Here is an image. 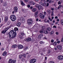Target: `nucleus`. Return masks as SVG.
I'll use <instances>...</instances> for the list:
<instances>
[{
  "mask_svg": "<svg viewBox=\"0 0 63 63\" xmlns=\"http://www.w3.org/2000/svg\"><path fill=\"white\" fill-rule=\"evenodd\" d=\"M8 35L9 38L11 39V38H15V37H16V34H13L12 35V32H10L8 34Z\"/></svg>",
  "mask_w": 63,
  "mask_h": 63,
  "instance_id": "obj_1",
  "label": "nucleus"
},
{
  "mask_svg": "<svg viewBox=\"0 0 63 63\" xmlns=\"http://www.w3.org/2000/svg\"><path fill=\"white\" fill-rule=\"evenodd\" d=\"M10 18L12 21H14L16 20V16L14 15H11L10 16Z\"/></svg>",
  "mask_w": 63,
  "mask_h": 63,
  "instance_id": "obj_2",
  "label": "nucleus"
},
{
  "mask_svg": "<svg viewBox=\"0 0 63 63\" xmlns=\"http://www.w3.org/2000/svg\"><path fill=\"white\" fill-rule=\"evenodd\" d=\"M33 21L32 19H29L27 20V23L29 25H31L32 24V22H31Z\"/></svg>",
  "mask_w": 63,
  "mask_h": 63,
  "instance_id": "obj_3",
  "label": "nucleus"
},
{
  "mask_svg": "<svg viewBox=\"0 0 63 63\" xmlns=\"http://www.w3.org/2000/svg\"><path fill=\"white\" fill-rule=\"evenodd\" d=\"M56 47L59 49H60V50H61V49H62V46L60 45H57Z\"/></svg>",
  "mask_w": 63,
  "mask_h": 63,
  "instance_id": "obj_4",
  "label": "nucleus"
},
{
  "mask_svg": "<svg viewBox=\"0 0 63 63\" xmlns=\"http://www.w3.org/2000/svg\"><path fill=\"white\" fill-rule=\"evenodd\" d=\"M36 60L35 59H32L30 60V62L31 63H34L36 62Z\"/></svg>",
  "mask_w": 63,
  "mask_h": 63,
  "instance_id": "obj_5",
  "label": "nucleus"
},
{
  "mask_svg": "<svg viewBox=\"0 0 63 63\" xmlns=\"http://www.w3.org/2000/svg\"><path fill=\"white\" fill-rule=\"evenodd\" d=\"M58 59L60 60H62V59H63V56L61 55H59L58 57Z\"/></svg>",
  "mask_w": 63,
  "mask_h": 63,
  "instance_id": "obj_6",
  "label": "nucleus"
},
{
  "mask_svg": "<svg viewBox=\"0 0 63 63\" xmlns=\"http://www.w3.org/2000/svg\"><path fill=\"white\" fill-rule=\"evenodd\" d=\"M18 47L19 49H22L23 48V46L21 45H19L18 46Z\"/></svg>",
  "mask_w": 63,
  "mask_h": 63,
  "instance_id": "obj_7",
  "label": "nucleus"
},
{
  "mask_svg": "<svg viewBox=\"0 0 63 63\" xmlns=\"http://www.w3.org/2000/svg\"><path fill=\"white\" fill-rule=\"evenodd\" d=\"M25 40L27 42H30L31 41V38H28L25 39Z\"/></svg>",
  "mask_w": 63,
  "mask_h": 63,
  "instance_id": "obj_8",
  "label": "nucleus"
},
{
  "mask_svg": "<svg viewBox=\"0 0 63 63\" xmlns=\"http://www.w3.org/2000/svg\"><path fill=\"white\" fill-rule=\"evenodd\" d=\"M17 47H18V45H12V47L13 48H15Z\"/></svg>",
  "mask_w": 63,
  "mask_h": 63,
  "instance_id": "obj_9",
  "label": "nucleus"
},
{
  "mask_svg": "<svg viewBox=\"0 0 63 63\" xmlns=\"http://www.w3.org/2000/svg\"><path fill=\"white\" fill-rule=\"evenodd\" d=\"M18 8L17 7H15L14 8V11L15 12H17Z\"/></svg>",
  "mask_w": 63,
  "mask_h": 63,
  "instance_id": "obj_10",
  "label": "nucleus"
},
{
  "mask_svg": "<svg viewBox=\"0 0 63 63\" xmlns=\"http://www.w3.org/2000/svg\"><path fill=\"white\" fill-rule=\"evenodd\" d=\"M10 32H11L12 34L13 33V34H16V31H15V30H12L11 31H10Z\"/></svg>",
  "mask_w": 63,
  "mask_h": 63,
  "instance_id": "obj_11",
  "label": "nucleus"
},
{
  "mask_svg": "<svg viewBox=\"0 0 63 63\" xmlns=\"http://www.w3.org/2000/svg\"><path fill=\"white\" fill-rule=\"evenodd\" d=\"M11 28V26H9V27H7L6 28H5V29L4 30V31H5L6 32H7V31L8 30H9L10 28Z\"/></svg>",
  "mask_w": 63,
  "mask_h": 63,
  "instance_id": "obj_12",
  "label": "nucleus"
},
{
  "mask_svg": "<svg viewBox=\"0 0 63 63\" xmlns=\"http://www.w3.org/2000/svg\"><path fill=\"white\" fill-rule=\"evenodd\" d=\"M8 20V17L7 16H5V22H7Z\"/></svg>",
  "mask_w": 63,
  "mask_h": 63,
  "instance_id": "obj_13",
  "label": "nucleus"
},
{
  "mask_svg": "<svg viewBox=\"0 0 63 63\" xmlns=\"http://www.w3.org/2000/svg\"><path fill=\"white\" fill-rule=\"evenodd\" d=\"M43 35L42 34H40L38 36V38L39 39H40L41 38H42L43 36Z\"/></svg>",
  "mask_w": 63,
  "mask_h": 63,
  "instance_id": "obj_14",
  "label": "nucleus"
},
{
  "mask_svg": "<svg viewBox=\"0 0 63 63\" xmlns=\"http://www.w3.org/2000/svg\"><path fill=\"white\" fill-rule=\"evenodd\" d=\"M39 4H40V5H41L43 6H45V3H43L42 1H40L39 2Z\"/></svg>",
  "mask_w": 63,
  "mask_h": 63,
  "instance_id": "obj_15",
  "label": "nucleus"
},
{
  "mask_svg": "<svg viewBox=\"0 0 63 63\" xmlns=\"http://www.w3.org/2000/svg\"><path fill=\"white\" fill-rule=\"evenodd\" d=\"M47 13L48 14H50L51 11L50 10H48L47 11Z\"/></svg>",
  "mask_w": 63,
  "mask_h": 63,
  "instance_id": "obj_16",
  "label": "nucleus"
},
{
  "mask_svg": "<svg viewBox=\"0 0 63 63\" xmlns=\"http://www.w3.org/2000/svg\"><path fill=\"white\" fill-rule=\"evenodd\" d=\"M22 56L23 55H22L20 54L19 56V59H21V58L22 57Z\"/></svg>",
  "mask_w": 63,
  "mask_h": 63,
  "instance_id": "obj_17",
  "label": "nucleus"
},
{
  "mask_svg": "<svg viewBox=\"0 0 63 63\" xmlns=\"http://www.w3.org/2000/svg\"><path fill=\"white\" fill-rule=\"evenodd\" d=\"M20 2H21V5H23V6H24V5H25V4H24V3H23V2L22 1V0Z\"/></svg>",
  "mask_w": 63,
  "mask_h": 63,
  "instance_id": "obj_18",
  "label": "nucleus"
},
{
  "mask_svg": "<svg viewBox=\"0 0 63 63\" xmlns=\"http://www.w3.org/2000/svg\"><path fill=\"white\" fill-rule=\"evenodd\" d=\"M52 45L55 46H56L57 45V42H55L52 44Z\"/></svg>",
  "mask_w": 63,
  "mask_h": 63,
  "instance_id": "obj_19",
  "label": "nucleus"
},
{
  "mask_svg": "<svg viewBox=\"0 0 63 63\" xmlns=\"http://www.w3.org/2000/svg\"><path fill=\"white\" fill-rule=\"evenodd\" d=\"M3 4L4 6H7V3H6V2H3Z\"/></svg>",
  "mask_w": 63,
  "mask_h": 63,
  "instance_id": "obj_20",
  "label": "nucleus"
},
{
  "mask_svg": "<svg viewBox=\"0 0 63 63\" xmlns=\"http://www.w3.org/2000/svg\"><path fill=\"white\" fill-rule=\"evenodd\" d=\"M20 25H21V23H17L16 24L17 26L18 27L20 26Z\"/></svg>",
  "mask_w": 63,
  "mask_h": 63,
  "instance_id": "obj_21",
  "label": "nucleus"
},
{
  "mask_svg": "<svg viewBox=\"0 0 63 63\" xmlns=\"http://www.w3.org/2000/svg\"><path fill=\"white\" fill-rule=\"evenodd\" d=\"M7 54V52H4L2 54L3 56H5Z\"/></svg>",
  "mask_w": 63,
  "mask_h": 63,
  "instance_id": "obj_22",
  "label": "nucleus"
},
{
  "mask_svg": "<svg viewBox=\"0 0 63 63\" xmlns=\"http://www.w3.org/2000/svg\"><path fill=\"white\" fill-rule=\"evenodd\" d=\"M40 33H44V30H41L40 32Z\"/></svg>",
  "mask_w": 63,
  "mask_h": 63,
  "instance_id": "obj_23",
  "label": "nucleus"
},
{
  "mask_svg": "<svg viewBox=\"0 0 63 63\" xmlns=\"http://www.w3.org/2000/svg\"><path fill=\"white\" fill-rule=\"evenodd\" d=\"M45 16V15H42L41 17H40V18H44Z\"/></svg>",
  "mask_w": 63,
  "mask_h": 63,
  "instance_id": "obj_24",
  "label": "nucleus"
},
{
  "mask_svg": "<svg viewBox=\"0 0 63 63\" xmlns=\"http://www.w3.org/2000/svg\"><path fill=\"white\" fill-rule=\"evenodd\" d=\"M12 59H10L9 60L8 62L9 63H12Z\"/></svg>",
  "mask_w": 63,
  "mask_h": 63,
  "instance_id": "obj_25",
  "label": "nucleus"
},
{
  "mask_svg": "<svg viewBox=\"0 0 63 63\" xmlns=\"http://www.w3.org/2000/svg\"><path fill=\"white\" fill-rule=\"evenodd\" d=\"M28 49V47H25L24 48V50L25 51V50H26Z\"/></svg>",
  "mask_w": 63,
  "mask_h": 63,
  "instance_id": "obj_26",
  "label": "nucleus"
},
{
  "mask_svg": "<svg viewBox=\"0 0 63 63\" xmlns=\"http://www.w3.org/2000/svg\"><path fill=\"white\" fill-rule=\"evenodd\" d=\"M40 44H44L45 43V42H43V41H41L40 42Z\"/></svg>",
  "mask_w": 63,
  "mask_h": 63,
  "instance_id": "obj_27",
  "label": "nucleus"
},
{
  "mask_svg": "<svg viewBox=\"0 0 63 63\" xmlns=\"http://www.w3.org/2000/svg\"><path fill=\"white\" fill-rule=\"evenodd\" d=\"M39 5H40L38 4H36V5H35V7H36V8H38Z\"/></svg>",
  "mask_w": 63,
  "mask_h": 63,
  "instance_id": "obj_28",
  "label": "nucleus"
},
{
  "mask_svg": "<svg viewBox=\"0 0 63 63\" xmlns=\"http://www.w3.org/2000/svg\"><path fill=\"white\" fill-rule=\"evenodd\" d=\"M6 32L5 31V30H3L1 32V33H2L3 34H4Z\"/></svg>",
  "mask_w": 63,
  "mask_h": 63,
  "instance_id": "obj_29",
  "label": "nucleus"
},
{
  "mask_svg": "<svg viewBox=\"0 0 63 63\" xmlns=\"http://www.w3.org/2000/svg\"><path fill=\"white\" fill-rule=\"evenodd\" d=\"M18 29V28H17V27H15L14 28V30L15 31H17Z\"/></svg>",
  "mask_w": 63,
  "mask_h": 63,
  "instance_id": "obj_30",
  "label": "nucleus"
},
{
  "mask_svg": "<svg viewBox=\"0 0 63 63\" xmlns=\"http://www.w3.org/2000/svg\"><path fill=\"white\" fill-rule=\"evenodd\" d=\"M36 9L35 8L33 9L32 10V12H35V11H36Z\"/></svg>",
  "mask_w": 63,
  "mask_h": 63,
  "instance_id": "obj_31",
  "label": "nucleus"
},
{
  "mask_svg": "<svg viewBox=\"0 0 63 63\" xmlns=\"http://www.w3.org/2000/svg\"><path fill=\"white\" fill-rule=\"evenodd\" d=\"M61 24L63 25V20H62L61 21Z\"/></svg>",
  "mask_w": 63,
  "mask_h": 63,
  "instance_id": "obj_32",
  "label": "nucleus"
},
{
  "mask_svg": "<svg viewBox=\"0 0 63 63\" xmlns=\"http://www.w3.org/2000/svg\"><path fill=\"white\" fill-rule=\"evenodd\" d=\"M20 19H21V20H22V21H24V18L23 17H21L20 18Z\"/></svg>",
  "mask_w": 63,
  "mask_h": 63,
  "instance_id": "obj_33",
  "label": "nucleus"
},
{
  "mask_svg": "<svg viewBox=\"0 0 63 63\" xmlns=\"http://www.w3.org/2000/svg\"><path fill=\"white\" fill-rule=\"evenodd\" d=\"M47 30L45 31H44V33L45 34H47Z\"/></svg>",
  "mask_w": 63,
  "mask_h": 63,
  "instance_id": "obj_34",
  "label": "nucleus"
},
{
  "mask_svg": "<svg viewBox=\"0 0 63 63\" xmlns=\"http://www.w3.org/2000/svg\"><path fill=\"white\" fill-rule=\"evenodd\" d=\"M16 62V60H12V63H15Z\"/></svg>",
  "mask_w": 63,
  "mask_h": 63,
  "instance_id": "obj_35",
  "label": "nucleus"
},
{
  "mask_svg": "<svg viewBox=\"0 0 63 63\" xmlns=\"http://www.w3.org/2000/svg\"><path fill=\"white\" fill-rule=\"evenodd\" d=\"M62 7V6H61V5H60L58 6V9H60V8H61Z\"/></svg>",
  "mask_w": 63,
  "mask_h": 63,
  "instance_id": "obj_36",
  "label": "nucleus"
},
{
  "mask_svg": "<svg viewBox=\"0 0 63 63\" xmlns=\"http://www.w3.org/2000/svg\"><path fill=\"white\" fill-rule=\"evenodd\" d=\"M21 35H22V36H24L25 35L24 34V33L22 32H21L20 33Z\"/></svg>",
  "mask_w": 63,
  "mask_h": 63,
  "instance_id": "obj_37",
  "label": "nucleus"
},
{
  "mask_svg": "<svg viewBox=\"0 0 63 63\" xmlns=\"http://www.w3.org/2000/svg\"><path fill=\"white\" fill-rule=\"evenodd\" d=\"M38 8L39 9H41L42 8V6L39 5Z\"/></svg>",
  "mask_w": 63,
  "mask_h": 63,
  "instance_id": "obj_38",
  "label": "nucleus"
},
{
  "mask_svg": "<svg viewBox=\"0 0 63 63\" xmlns=\"http://www.w3.org/2000/svg\"><path fill=\"white\" fill-rule=\"evenodd\" d=\"M33 2L32 1H30L29 2V4L30 5H32Z\"/></svg>",
  "mask_w": 63,
  "mask_h": 63,
  "instance_id": "obj_39",
  "label": "nucleus"
},
{
  "mask_svg": "<svg viewBox=\"0 0 63 63\" xmlns=\"http://www.w3.org/2000/svg\"><path fill=\"white\" fill-rule=\"evenodd\" d=\"M47 30L48 31H50V30H51V28H50V27H48L47 28Z\"/></svg>",
  "mask_w": 63,
  "mask_h": 63,
  "instance_id": "obj_40",
  "label": "nucleus"
},
{
  "mask_svg": "<svg viewBox=\"0 0 63 63\" xmlns=\"http://www.w3.org/2000/svg\"><path fill=\"white\" fill-rule=\"evenodd\" d=\"M48 19L50 20V21H51L52 20V19H51L49 17H48Z\"/></svg>",
  "mask_w": 63,
  "mask_h": 63,
  "instance_id": "obj_41",
  "label": "nucleus"
},
{
  "mask_svg": "<svg viewBox=\"0 0 63 63\" xmlns=\"http://www.w3.org/2000/svg\"><path fill=\"white\" fill-rule=\"evenodd\" d=\"M43 15V14L42 13H40V17H41Z\"/></svg>",
  "mask_w": 63,
  "mask_h": 63,
  "instance_id": "obj_42",
  "label": "nucleus"
},
{
  "mask_svg": "<svg viewBox=\"0 0 63 63\" xmlns=\"http://www.w3.org/2000/svg\"><path fill=\"white\" fill-rule=\"evenodd\" d=\"M55 63L53 61H51L49 62V63Z\"/></svg>",
  "mask_w": 63,
  "mask_h": 63,
  "instance_id": "obj_43",
  "label": "nucleus"
},
{
  "mask_svg": "<svg viewBox=\"0 0 63 63\" xmlns=\"http://www.w3.org/2000/svg\"><path fill=\"white\" fill-rule=\"evenodd\" d=\"M52 14L51 15V16H53V11H52Z\"/></svg>",
  "mask_w": 63,
  "mask_h": 63,
  "instance_id": "obj_44",
  "label": "nucleus"
},
{
  "mask_svg": "<svg viewBox=\"0 0 63 63\" xmlns=\"http://www.w3.org/2000/svg\"><path fill=\"white\" fill-rule=\"evenodd\" d=\"M45 28V27L44 26H42L41 27V28L42 30H43Z\"/></svg>",
  "mask_w": 63,
  "mask_h": 63,
  "instance_id": "obj_45",
  "label": "nucleus"
},
{
  "mask_svg": "<svg viewBox=\"0 0 63 63\" xmlns=\"http://www.w3.org/2000/svg\"><path fill=\"white\" fill-rule=\"evenodd\" d=\"M35 14L37 15H38V12H35Z\"/></svg>",
  "mask_w": 63,
  "mask_h": 63,
  "instance_id": "obj_46",
  "label": "nucleus"
},
{
  "mask_svg": "<svg viewBox=\"0 0 63 63\" xmlns=\"http://www.w3.org/2000/svg\"><path fill=\"white\" fill-rule=\"evenodd\" d=\"M34 16L35 17H37L38 16V15H37V14H34Z\"/></svg>",
  "mask_w": 63,
  "mask_h": 63,
  "instance_id": "obj_47",
  "label": "nucleus"
},
{
  "mask_svg": "<svg viewBox=\"0 0 63 63\" xmlns=\"http://www.w3.org/2000/svg\"><path fill=\"white\" fill-rule=\"evenodd\" d=\"M19 37L20 39H22V37L21 35H20L19 36Z\"/></svg>",
  "mask_w": 63,
  "mask_h": 63,
  "instance_id": "obj_48",
  "label": "nucleus"
},
{
  "mask_svg": "<svg viewBox=\"0 0 63 63\" xmlns=\"http://www.w3.org/2000/svg\"><path fill=\"white\" fill-rule=\"evenodd\" d=\"M23 56H24V57H25L26 56V54H24L23 55Z\"/></svg>",
  "mask_w": 63,
  "mask_h": 63,
  "instance_id": "obj_49",
  "label": "nucleus"
},
{
  "mask_svg": "<svg viewBox=\"0 0 63 63\" xmlns=\"http://www.w3.org/2000/svg\"><path fill=\"white\" fill-rule=\"evenodd\" d=\"M51 43H53L54 42V40H51Z\"/></svg>",
  "mask_w": 63,
  "mask_h": 63,
  "instance_id": "obj_50",
  "label": "nucleus"
},
{
  "mask_svg": "<svg viewBox=\"0 0 63 63\" xmlns=\"http://www.w3.org/2000/svg\"><path fill=\"white\" fill-rule=\"evenodd\" d=\"M32 5H35V2H32Z\"/></svg>",
  "mask_w": 63,
  "mask_h": 63,
  "instance_id": "obj_51",
  "label": "nucleus"
},
{
  "mask_svg": "<svg viewBox=\"0 0 63 63\" xmlns=\"http://www.w3.org/2000/svg\"><path fill=\"white\" fill-rule=\"evenodd\" d=\"M51 10L52 11H53L54 10V9L53 8H51Z\"/></svg>",
  "mask_w": 63,
  "mask_h": 63,
  "instance_id": "obj_52",
  "label": "nucleus"
},
{
  "mask_svg": "<svg viewBox=\"0 0 63 63\" xmlns=\"http://www.w3.org/2000/svg\"><path fill=\"white\" fill-rule=\"evenodd\" d=\"M60 41H57V44H59V43H60Z\"/></svg>",
  "mask_w": 63,
  "mask_h": 63,
  "instance_id": "obj_53",
  "label": "nucleus"
},
{
  "mask_svg": "<svg viewBox=\"0 0 63 63\" xmlns=\"http://www.w3.org/2000/svg\"><path fill=\"white\" fill-rule=\"evenodd\" d=\"M27 7L28 8H29V7H30V5L28 4L27 5Z\"/></svg>",
  "mask_w": 63,
  "mask_h": 63,
  "instance_id": "obj_54",
  "label": "nucleus"
},
{
  "mask_svg": "<svg viewBox=\"0 0 63 63\" xmlns=\"http://www.w3.org/2000/svg\"><path fill=\"white\" fill-rule=\"evenodd\" d=\"M51 34H52V35L53 34V31H52L51 32Z\"/></svg>",
  "mask_w": 63,
  "mask_h": 63,
  "instance_id": "obj_55",
  "label": "nucleus"
},
{
  "mask_svg": "<svg viewBox=\"0 0 63 63\" xmlns=\"http://www.w3.org/2000/svg\"><path fill=\"white\" fill-rule=\"evenodd\" d=\"M22 11L23 12H24V10L23 9H22Z\"/></svg>",
  "mask_w": 63,
  "mask_h": 63,
  "instance_id": "obj_56",
  "label": "nucleus"
},
{
  "mask_svg": "<svg viewBox=\"0 0 63 63\" xmlns=\"http://www.w3.org/2000/svg\"><path fill=\"white\" fill-rule=\"evenodd\" d=\"M61 42L62 43V42H63V38L62 39L61 41Z\"/></svg>",
  "mask_w": 63,
  "mask_h": 63,
  "instance_id": "obj_57",
  "label": "nucleus"
},
{
  "mask_svg": "<svg viewBox=\"0 0 63 63\" xmlns=\"http://www.w3.org/2000/svg\"><path fill=\"white\" fill-rule=\"evenodd\" d=\"M24 58H22V61H23V62L24 61Z\"/></svg>",
  "mask_w": 63,
  "mask_h": 63,
  "instance_id": "obj_58",
  "label": "nucleus"
},
{
  "mask_svg": "<svg viewBox=\"0 0 63 63\" xmlns=\"http://www.w3.org/2000/svg\"><path fill=\"white\" fill-rule=\"evenodd\" d=\"M49 5V3H47V7H48V6Z\"/></svg>",
  "mask_w": 63,
  "mask_h": 63,
  "instance_id": "obj_59",
  "label": "nucleus"
},
{
  "mask_svg": "<svg viewBox=\"0 0 63 63\" xmlns=\"http://www.w3.org/2000/svg\"><path fill=\"white\" fill-rule=\"evenodd\" d=\"M58 4H61V2L60 1H59L58 2Z\"/></svg>",
  "mask_w": 63,
  "mask_h": 63,
  "instance_id": "obj_60",
  "label": "nucleus"
},
{
  "mask_svg": "<svg viewBox=\"0 0 63 63\" xmlns=\"http://www.w3.org/2000/svg\"><path fill=\"white\" fill-rule=\"evenodd\" d=\"M30 57V55H29L27 56V57L28 58H29Z\"/></svg>",
  "mask_w": 63,
  "mask_h": 63,
  "instance_id": "obj_61",
  "label": "nucleus"
},
{
  "mask_svg": "<svg viewBox=\"0 0 63 63\" xmlns=\"http://www.w3.org/2000/svg\"><path fill=\"white\" fill-rule=\"evenodd\" d=\"M52 2V1H51V0H50L49 1V3H51Z\"/></svg>",
  "mask_w": 63,
  "mask_h": 63,
  "instance_id": "obj_62",
  "label": "nucleus"
},
{
  "mask_svg": "<svg viewBox=\"0 0 63 63\" xmlns=\"http://www.w3.org/2000/svg\"><path fill=\"white\" fill-rule=\"evenodd\" d=\"M4 48H2L1 49V50H4Z\"/></svg>",
  "mask_w": 63,
  "mask_h": 63,
  "instance_id": "obj_63",
  "label": "nucleus"
},
{
  "mask_svg": "<svg viewBox=\"0 0 63 63\" xmlns=\"http://www.w3.org/2000/svg\"><path fill=\"white\" fill-rule=\"evenodd\" d=\"M24 1L26 2H28V0H24Z\"/></svg>",
  "mask_w": 63,
  "mask_h": 63,
  "instance_id": "obj_64",
  "label": "nucleus"
}]
</instances>
